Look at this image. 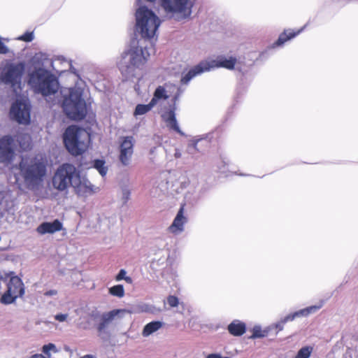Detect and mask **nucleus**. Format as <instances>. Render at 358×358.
Returning a JSON list of instances; mask_svg holds the SVG:
<instances>
[{
  "mask_svg": "<svg viewBox=\"0 0 358 358\" xmlns=\"http://www.w3.org/2000/svg\"><path fill=\"white\" fill-rule=\"evenodd\" d=\"M52 185L60 191L65 190L71 185L76 193L82 197L90 196L95 192L91 182L85 178L80 177L79 171L70 164H64L57 169L52 178Z\"/></svg>",
  "mask_w": 358,
  "mask_h": 358,
  "instance_id": "obj_2",
  "label": "nucleus"
},
{
  "mask_svg": "<svg viewBox=\"0 0 358 358\" xmlns=\"http://www.w3.org/2000/svg\"><path fill=\"white\" fill-rule=\"evenodd\" d=\"M16 143L10 136H4L0 138V163L10 164L15 157Z\"/></svg>",
  "mask_w": 358,
  "mask_h": 358,
  "instance_id": "obj_11",
  "label": "nucleus"
},
{
  "mask_svg": "<svg viewBox=\"0 0 358 358\" xmlns=\"http://www.w3.org/2000/svg\"><path fill=\"white\" fill-rule=\"evenodd\" d=\"M126 313V310L115 309L103 313L101 316V322L99 325V331L105 329L114 320L122 317Z\"/></svg>",
  "mask_w": 358,
  "mask_h": 358,
  "instance_id": "obj_15",
  "label": "nucleus"
},
{
  "mask_svg": "<svg viewBox=\"0 0 358 358\" xmlns=\"http://www.w3.org/2000/svg\"><path fill=\"white\" fill-rule=\"evenodd\" d=\"M166 175L167 173H163L161 176V178L162 179V182L159 183L156 187L153 188L155 192H152L154 196L159 195V193L157 192V190H159L160 193H165L169 189V183L166 181Z\"/></svg>",
  "mask_w": 358,
  "mask_h": 358,
  "instance_id": "obj_25",
  "label": "nucleus"
},
{
  "mask_svg": "<svg viewBox=\"0 0 358 358\" xmlns=\"http://www.w3.org/2000/svg\"><path fill=\"white\" fill-rule=\"evenodd\" d=\"M20 174L29 188L34 189L43 181L46 173V160L42 155L22 158L20 163Z\"/></svg>",
  "mask_w": 358,
  "mask_h": 358,
  "instance_id": "obj_3",
  "label": "nucleus"
},
{
  "mask_svg": "<svg viewBox=\"0 0 358 358\" xmlns=\"http://www.w3.org/2000/svg\"><path fill=\"white\" fill-rule=\"evenodd\" d=\"M167 303L171 307H176L178 306L179 301L176 296L171 295L167 298Z\"/></svg>",
  "mask_w": 358,
  "mask_h": 358,
  "instance_id": "obj_34",
  "label": "nucleus"
},
{
  "mask_svg": "<svg viewBox=\"0 0 358 358\" xmlns=\"http://www.w3.org/2000/svg\"><path fill=\"white\" fill-rule=\"evenodd\" d=\"M62 108L70 119L83 120L87 114V106L83 98V90L79 87L70 89L69 95L64 98Z\"/></svg>",
  "mask_w": 358,
  "mask_h": 358,
  "instance_id": "obj_6",
  "label": "nucleus"
},
{
  "mask_svg": "<svg viewBox=\"0 0 358 358\" xmlns=\"http://www.w3.org/2000/svg\"><path fill=\"white\" fill-rule=\"evenodd\" d=\"M163 326V323L159 321H153L147 324L143 330L142 335L144 337H148L153 333L158 331Z\"/></svg>",
  "mask_w": 358,
  "mask_h": 358,
  "instance_id": "obj_24",
  "label": "nucleus"
},
{
  "mask_svg": "<svg viewBox=\"0 0 358 358\" xmlns=\"http://www.w3.org/2000/svg\"><path fill=\"white\" fill-rule=\"evenodd\" d=\"M264 334L262 333L260 327L255 326L252 330V338H260L263 337Z\"/></svg>",
  "mask_w": 358,
  "mask_h": 358,
  "instance_id": "obj_36",
  "label": "nucleus"
},
{
  "mask_svg": "<svg viewBox=\"0 0 358 358\" xmlns=\"http://www.w3.org/2000/svg\"><path fill=\"white\" fill-rule=\"evenodd\" d=\"M18 39L26 42H30L34 39V34L32 32H27L18 37Z\"/></svg>",
  "mask_w": 358,
  "mask_h": 358,
  "instance_id": "obj_35",
  "label": "nucleus"
},
{
  "mask_svg": "<svg viewBox=\"0 0 358 358\" xmlns=\"http://www.w3.org/2000/svg\"><path fill=\"white\" fill-rule=\"evenodd\" d=\"M134 152V138L131 136L124 137L120 145L119 159L123 166H128L131 160Z\"/></svg>",
  "mask_w": 358,
  "mask_h": 358,
  "instance_id": "obj_13",
  "label": "nucleus"
},
{
  "mask_svg": "<svg viewBox=\"0 0 358 358\" xmlns=\"http://www.w3.org/2000/svg\"><path fill=\"white\" fill-rule=\"evenodd\" d=\"M195 0H160L166 17L180 21L190 17Z\"/></svg>",
  "mask_w": 358,
  "mask_h": 358,
  "instance_id": "obj_7",
  "label": "nucleus"
},
{
  "mask_svg": "<svg viewBox=\"0 0 358 358\" xmlns=\"http://www.w3.org/2000/svg\"><path fill=\"white\" fill-rule=\"evenodd\" d=\"M237 59L235 57H227L218 55L215 58H210L201 62V66H203L207 71L214 69L224 68L232 70L236 64Z\"/></svg>",
  "mask_w": 358,
  "mask_h": 358,
  "instance_id": "obj_12",
  "label": "nucleus"
},
{
  "mask_svg": "<svg viewBox=\"0 0 358 358\" xmlns=\"http://www.w3.org/2000/svg\"><path fill=\"white\" fill-rule=\"evenodd\" d=\"M28 83L35 93L44 96L55 94L59 89L57 78L42 68L36 69L30 73Z\"/></svg>",
  "mask_w": 358,
  "mask_h": 358,
  "instance_id": "obj_4",
  "label": "nucleus"
},
{
  "mask_svg": "<svg viewBox=\"0 0 358 358\" xmlns=\"http://www.w3.org/2000/svg\"><path fill=\"white\" fill-rule=\"evenodd\" d=\"M93 167L96 169L101 176H105L108 172V167L105 166V161L96 159L93 162Z\"/></svg>",
  "mask_w": 358,
  "mask_h": 358,
  "instance_id": "obj_28",
  "label": "nucleus"
},
{
  "mask_svg": "<svg viewBox=\"0 0 358 358\" xmlns=\"http://www.w3.org/2000/svg\"><path fill=\"white\" fill-rule=\"evenodd\" d=\"M182 157V152L179 149H176L174 152V157L176 159H179Z\"/></svg>",
  "mask_w": 358,
  "mask_h": 358,
  "instance_id": "obj_42",
  "label": "nucleus"
},
{
  "mask_svg": "<svg viewBox=\"0 0 358 358\" xmlns=\"http://www.w3.org/2000/svg\"><path fill=\"white\" fill-rule=\"evenodd\" d=\"M62 223L59 220H55L53 222H43L36 228V232L41 235L46 234H54L61 231Z\"/></svg>",
  "mask_w": 358,
  "mask_h": 358,
  "instance_id": "obj_16",
  "label": "nucleus"
},
{
  "mask_svg": "<svg viewBox=\"0 0 358 358\" xmlns=\"http://www.w3.org/2000/svg\"><path fill=\"white\" fill-rule=\"evenodd\" d=\"M186 218L183 215V208H181L177 213L172 224L169 227V231L175 234H178L184 230V224Z\"/></svg>",
  "mask_w": 358,
  "mask_h": 358,
  "instance_id": "obj_18",
  "label": "nucleus"
},
{
  "mask_svg": "<svg viewBox=\"0 0 358 358\" xmlns=\"http://www.w3.org/2000/svg\"><path fill=\"white\" fill-rule=\"evenodd\" d=\"M24 66L22 63L6 61L0 66V82L12 87L21 83Z\"/></svg>",
  "mask_w": 358,
  "mask_h": 358,
  "instance_id": "obj_8",
  "label": "nucleus"
},
{
  "mask_svg": "<svg viewBox=\"0 0 358 358\" xmlns=\"http://www.w3.org/2000/svg\"><path fill=\"white\" fill-rule=\"evenodd\" d=\"M31 358H45L42 355H34Z\"/></svg>",
  "mask_w": 358,
  "mask_h": 358,
  "instance_id": "obj_45",
  "label": "nucleus"
},
{
  "mask_svg": "<svg viewBox=\"0 0 358 358\" xmlns=\"http://www.w3.org/2000/svg\"><path fill=\"white\" fill-rule=\"evenodd\" d=\"M154 150H155V148H153V149H152V150H151V152H152H152H154Z\"/></svg>",
  "mask_w": 358,
  "mask_h": 358,
  "instance_id": "obj_46",
  "label": "nucleus"
},
{
  "mask_svg": "<svg viewBox=\"0 0 358 358\" xmlns=\"http://www.w3.org/2000/svg\"><path fill=\"white\" fill-rule=\"evenodd\" d=\"M124 280L129 284H131L133 282L132 278L129 276H126V278H124Z\"/></svg>",
  "mask_w": 358,
  "mask_h": 358,
  "instance_id": "obj_43",
  "label": "nucleus"
},
{
  "mask_svg": "<svg viewBox=\"0 0 358 358\" xmlns=\"http://www.w3.org/2000/svg\"><path fill=\"white\" fill-rule=\"evenodd\" d=\"M169 85L159 86L154 92L151 99L152 103L155 106L161 101H165L169 97V91L166 90Z\"/></svg>",
  "mask_w": 358,
  "mask_h": 358,
  "instance_id": "obj_19",
  "label": "nucleus"
},
{
  "mask_svg": "<svg viewBox=\"0 0 358 358\" xmlns=\"http://www.w3.org/2000/svg\"><path fill=\"white\" fill-rule=\"evenodd\" d=\"M322 303H321L319 305L311 306L306 308L296 311L282 318V323H286L287 322L292 321L296 317H306L320 310L322 308Z\"/></svg>",
  "mask_w": 358,
  "mask_h": 358,
  "instance_id": "obj_17",
  "label": "nucleus"
},
{
  "mask_svg": "<svg viewBox=\"0 0 358 358\" xmlns=\"http://www.w3.org/2000/svg\"><path fill=\"white\" fill-rule=\"evenodd\" d=\"M154 104L150 102L148 104H138L136 107L134 115L135 116L142 115L149 112L153 107Z\"/></svg>",
  "mask_w": 358,
  "mask_h": 358,
  "instance_id": "obj_26",
  "label": "nucleus"
},
{
  "mask_svg": "<svg viewBox=\"0 0 358 358\" xmlns=\"http://www.w3.org/2000/svg\"><path fill=\"white\" fill-rule=\"evenodd\" d=\"M206 358H229L228 357H222L219 354H210L208 355Z\"/></svg>",
  "mask_w": 358,
  "mask_h": 358,
  "instance_id": "obj_41",
  "label": "nucleus"
},
{
  "mask_svg": "<svg viewBox=\"0 0 358 358\" xmlns=\"http://www.w3.org/2000/svg\"><path fill=\"white\" fill-rule=\"evenodd\" d=\"M206 71H207L206 69H205L203 66H201V62H200L182 76L181 78V83L182 84H187L194 77Z\"/></svg>",
  "mask_w": 358,
  "mask_h": 358,
  "instance_id": "obj_20",
  "label": "nucleus"
},
{
  "mask_svg": "<svg viewBox=\"0 0 358 358\" xmlns=\"http://www.w3.org/2000/svg\"><path fill=\"white\" fill-rule=\"evenodd\" d=\"M126 274H127V272L124 269H121L118 274L117 275L116 278H115V280L117 281H120L122 280H124V278H126Z\"/></svg>",
  "mask_w": 358,
  "mask_h": 358,
  "instance_id": "obj_38",
  "label": "nucleus"
},
{
  "mask_svg": "<svg viewBox=\"0 0 358 358\" xmlns=\"http://www.w3.org/2000/svg\"><path fill=\"white\" fill-rule=\"evenodd\" d=\"M123 195H124V196L126 197V199H128V196L129 195V192L128 190H124Z\"/></svg>",
  "mask_w": 358,
  "mask_h": 358,
  "instance_id": "obj_44",
  "label": "nucleus"
},
{
  "mask_svg": "<svg viewBox=\"0 0 358 358\" xmlns=\"http://www.w3.org/2000/svg\"><path fill=\"white\" fill-rule=\"evenodd\" d=\"M303 29L298 30L296 32L293 31L292 30H286L282 34H281L275 43L273 44V47L275 48L276 46H280L284 44L287 41L294 38L296 35H298Z\"/></svg>",
  "mask_w": 358,
  "mask_h": 358,
  "instance_id": "obj_21",
  "label": "nucleus"
},
{
  "mask_svg": "<svg viewBox=\"0 0 358 358\" xmlns=\"http://www.w3.org/2000/svg\"><path fill=\"white\" fill-rule=\"evenodd\" d=\"M17 297L18 296L13 294L12 292H9L7 289V291L1 296L0 302L5 305L11 304L15 302Z\"/></svg>",
  "mask_w": 358,
  "mask_h": 358,
  "instance_id": "obj_27",
  "label": "nucleus"
},
{
  "mask_svg": "<svg viewBox=\"0 0 358 358\" xmlns=\"http://www.w3.org/2000/svg\"><path fill=\"white\" fill-rule=\"evenodd\" d=\"M228 330L234 336H241L245 331V324L243 322L235 320L229 325Z\"/></svg>",
  "mask_w": 358,
  "mask_h": 358,
  "instance_id": "obj_22",
  "label": "nucleus"
},
{
  "mask_svg": "<svg viewBox=\"0 0 358 358\" xmlns=\"http://www.w3.org/2000/svg\"><path fill=\"white\" fill-rule=\"evenodd\" d=\"M189 179L188 178L187 173H185L180 174L176 182L173 184V187H175L174 189L176 192H180L186 189L189 186Z\"/></svg>",
  "mask_w": 358,
  "mask_h": 358,
  "instance_id": "obj_23",
  "label": "nucleus"
},
{
  "mask_svg": "<svg viewBox=\"0 0 358 358\" xmlns=\"http://www.w3.org/2000/svg\"><path fill=\"white\" fill-rule=\"evenodd\" d=\"M109 293L113 296L122 298L124 296V287L122 285L113 286L109 289Z\"/></svg>",
  "mask_w": 358,
  "mask_h": 358,
  "instance_id": "obj_30",
  "label": "nucleus"
},
{
  "mask_svg": "<svg viewBox=\"0 0 358 358\" xmlns=\"http://www.w3.org/2000/svg\"><path fill=\"white\" fill-rule=\"evenodd\" d=\"M313 352V347L306 345L302 347L297 352L296 355L293 358H310Z\"/></svg>",
  "mask_w": 358,
  "mask_h": 358,
  "instance_id": "obj_29",
  "label": "nucleus"
},
{
  "mask_svg": "<svg viewBox=\"0 0 358 358\" xmlns=\"http://www.w3.org/2000/svg\"><path fill=\"white\" fill-rule=\"evenodd\" d=\"M160 24V19L151 9L142 6L136 10V31L142 38L131 40L130 49L122 55L119 62V69L124 80L136 77L138 71L154 52L152 40Z\"/></svg>",
  "mask_w": 358,
  "mask_h": 358,
  "instance_id": "obj_1",
  "label": "nucleus"
},
{
  "mask_svg": "<svg viewBox=\"0 0 358 358\" xmlns=\"http://www.w3.org/2000/svg\"><path fill=\"white\" fill-rule=\"evenodd\" d=\"M200 139L191 140L187 145V152L189 154L194 155L196 152L199 151L197 145Z\"/></svg>",
  "mask_w": 358,
  "mask_h": 358,
  "instance_id": "obj_31",
  "label": "nucleus"
},
{
  "mask_svg": "<svg viewBox=\"0 0 358 358\" xmlns=\"http://www.w3.org/2000/svg\"><path fill=\"white\" fill-rule=\"evenodd\" d=\"M57 290L55 289H51V290H49V291H47L44 293V295L45 296H55L57 295Z\"/></svg>",
  "mask_w": 358,
  "mask_h": 358,
  "instance_id": "obj_39",
  "label": "nucleus"
},
{
  "mask_svg": "<svg viewBox=\"0 0 358 358\" xmlns=\"http://www.w3.org/2000/svg\"><path fill=\"white\" fill-rule=\"evenodd\" d=\"M54 317L57 321L59 322H64L67 321L69 315L67 313H59L55 315Z\"/></svg>",
  "mask_w": 358,
  "mask_h": 358,
  "instance_id": "obj_37",
  "label": "nucleus"
},
{
  "mask_svg": "<svg viewBox=\"0 0 358 358\" xmlns=\"http://www.w3.org/2000/svg\"><path fill=\"white\" fill-rule=\"evenodd\" d=\"M13 272L5 274V281L8 280L7 289L18 296H22L24 294V286L22 280L17 275H13Z\"/></svg>",
  "mask_w": 358,
  "mask_h": 358,
  "instance_id": "obj_14",
  "label": "nucleus"
},
{
  "mask_svg": "<svg viewBox=\"0 0 358 358\" xmlns=\"http://www.w3.org/2000/svg\"><path fill=\"white\" fill-rule=\"evenodd\" d=\"M17 141H19V143L22 149L27 150L29 148L30 137L29 135H24L22 136H20Z\"/></svg>",
  "mask_w": 358,
  "mask_h": 358,
  "instance_id": "obj_32",
  "label": "nucleus"
},
{
  "mask_svg": "<svg viewBox=\"0 0 358 358\" xmlns=\"http://www.w3.org/2000/svg\"><path fill=\"white\" fill-rule=\"evenodd\" d=\"M90 134L77 126L69 127L64 134V142L66 149L73 155H79L88 148Z\"/></svg>",
  "mask_w": 358,
  "mask_h": 358,
  "instance_id": "obj_5",
  "label": "nucleus"
},
{
  "mask_svg": "<svg viewBox=\"0 0 358 358\" xmlns=\"http://www.w3.org/2000/svg\"><path fill=\"white\" fill-rule=\"evenodd\" d=\"M52 351L53 352H57V350L55 344L53 343H48L47 345H43L42 352L50 356V352Z\"/></svg>",
  "mask_w": 358,
  "mask_h": 358,
  "instance_id": "obj_33",
  "label": "nucleus"
},
{
  "mask_svg": "<svg viewBox=\"0 0 358 358\" xmlns=\"http://www.w3.org/2000/svg\"><path fill=\"white\" fill-rule=\"evenodd\" d=\"M182 91L180 88H177V92L173 96L172 101L173 103L169 106H164L160 110L161 117L166 124V126L169 129L173 130L180 135H183V132L180 129L178 121L176 120V102L178 101Z\"/></svg>",
  "mask_w": 358,
  "mask_h": 358,
  "instance_id": "obj_9",
  "label": "nucleus"
},
{
  "mask_svg": "<svg viewBox=\"0 0 358 358\" xmlns=\"http://www.w3.org/2000/svg\"><path fill=\"white\" fill-rule=\"evenodd\" d=\"M31 104L28 99H17L11 106L10 115L12 120L21 124L30 122Z\"/></svg>",
  "mask_w": 358,
  "mask_h": 358,
  "instance_id": "obj_10",
  "label": "nucleus"
},
{
  "mask_svg": "<svg viewBox=\"0 0 358 358\" xmlns=\"http://www.w3.org/2000/svg\"><path fill=\"white\" fill-rule=\"evenodd\" d=\"M285 323H282V319L279 321L278 322H277L275 324V328L278 330V331H282L284 328V324Z\"/></svg>",
  "mask_w": 358,
  "mask_h": 358,
  "instance_id": "obj_40",
  "label": "nucleus"
}]
</instances>
